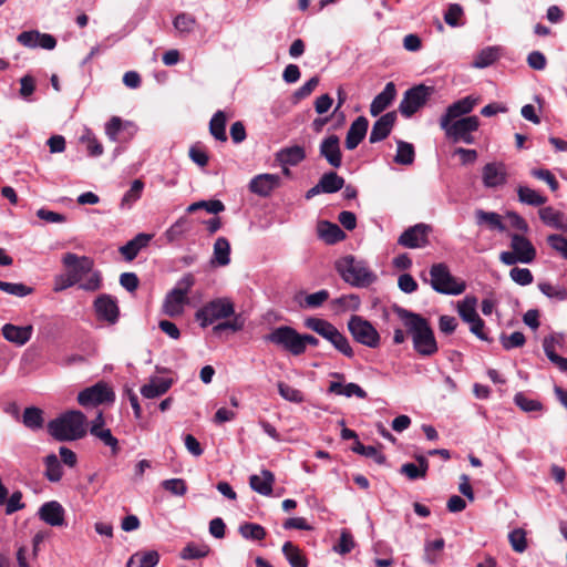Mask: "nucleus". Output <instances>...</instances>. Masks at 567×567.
Here are the masks:
<instances>
[{"label":"nucleus","mask_w":567,"mask_h":567,"mask_svg":"<svg viewBox=\"0 0 567 567\" xmlns=\"http://www.w3.org/2000/svg\"><path fill=\"white\" fill-rule=\"evenodd\" d=\"M440 127L453 143L463 142L465 144H473L475 138L472 134L478 130L480 118L476 115H470L447 122L446 126Z\"/></svg>","instance_id":"6e6552de"},{"label":"nucleus","mask_w":567,"mask_h":567,"mask_svg":"<svg viewBox=\"0 0 567 567\" xmlns=\"http://www.w3.org/2000/svg\"><path fill=\"white\" fill-rule=\"evenodd\" d=\"M320 155L334 168H339L342 164V153L340 150V140L332 134L322 140L319 147Z\"/></svg>","instance_id":"6ab92c4d"},{"label":"nucleus","mask_w":567,"mask_h":567,"mask_svg":"<svg viewBox=\"0 0 567 567\" xmlns=\"http://www.w3.org/2000/svg\"><path fill=\"white\" fill-rule=\"evenodd\" d=\"M444 545L445 542L443 538L427 542L424 547L425 559L431 564L436 563L439 559V554L443 550Z\"/></svg>","instance_id":"680f3d73"},{"label":"nucleus","mask_w":567,"mask_h":567,"mask_svg":"<svg viewBox=\"0 0 567 567\" xmlns=\"http://www.w3.org/2000/svg\"><path fill=\"white\" fill-rule=\"evenodd\" d=\"M0 290L17 297H25L33 292V288L21 282H7L0 280Z\"/></svg>","instance_id":"864d4df0"},{"label":"nucleus","mask_w":567,"mask_h":567,"mask_svg":"<svg viewBox=\"0 0 567 567\" xmlns=\"http://www.w3.org/2000/svg\"><path fill=\"white\" fill-rule=\"evenodd\" d=\"M430 276L431 287L436 292L444 295H461L466 288L465 282H458L450 272L449 267L443 262L432 265Z\"/></svg>","instance_id":"0eeeda50"},{"label":"nucleus","mask_w":567,"mask_h":567,"mask_svg":"<svg viewBox=\"0 0 567 567\" xmlns=\"http://www.w3.org/2000/svg\"><path fill=\"white\" fill-rule=\"evenodd\" d=\"M172 384V379L155 377L141 388V394L146 399H155L165 394Z\"/></svg>","instance_id":"cd10ccee"},{"label":"nucleus","mask_w":567,"mask_h":567,"mask_svg":"<svg viewBox=\"0 0 567 567\" xmlns=\"http://www.w3.org/2000/svg\"><path fill=\"white\" fill-rule=\"evenodd\" d=\"M509 277L513 281L520 286L530 285L534 280L533 274L528 268L514 267L509 271Z\"/></svg>","instance_id":"69168bd1"},{"label":"nucleus","mask_w":567,"mask_h":567,"mask_svg":"<svg viewBox=\"0 0 567 567\" xmlns=\"http://www.w3.org/2000/svg\"><path fill=\"white\" fill-rule=\"evenodd\" d=\"M396 154L394 162L400 165H411L415 159L414 146L404 141H398Z\"/></svg>","instance_id":"c03bdc74"},{"label":"nucleus","mask_w":567,"mask_h":567,"mask_svg":"<svg viewBox=\"0 0 567 567\" xmlns=\"http://www.w3.org/2000/svg\"><path fill=\"white\" fill-rule=\"evenodd\" d=\"M478 99L471 95L465 96L447 106L445 113L440 118V126H446L447 122L456 121L470 114L477 105Z\"/></svg>","instance_id":"2eb2a0df"},{"label":"nucleus","mask_w":567,"mask_h":567,"mask_svg":"<svg viewBox=\"0 0 567 567\" xmlns=\"http://www.w3.org/2000/svg\"><path fill=\"white\" fill-rule=\"evenodd\" d=\"M280 186V177L276 174H259L249 183V190L261 197L269 196L272 190Z\"/></svg>","instance_id":"f3484780"},{"label":"nucleus","mask_w":567,"mask_h":567,"mask_svg":"<svg viewBox=\"0 0 567 567\" xmlns=\"http://www.w3.org/2000/svg\"><path fill=\"white\" fill-rule=\"evenodd\" d=\"M499 59V49L497 47H487L478 52L472 65L477 69H484Z\"/></svg>","instance_id":"37998d69"},{"label":"nucleus","mask_w":567,"mask_h":567,"mask_svg":"<svg viewBox=\"0 0 567 567\" xmlns=\"http://www.w3.org/2000/svg\"><path fill=\"white\" fill-rule=\"evenodd\" d=\"M1 330L2 336L7 341L17 346H24L31 339L33 327L31 324L20 327L12 323H6Z\"/></svg>","instance_id":"b1692460"},{"label":"nucleus","mask_w":567,"mask_h":567,"mask_svg":"<svg viewBox=\"0 0 567 567\" xmlns=\"http://www.w3.org/2000/svg\"><path fill=\"white\" fill-rule=\"evenodd\" d=\"M196 19L188 13H179L174 19V28L182 34L190 33L196 25Z\"/></svg>","instance_id":"5fc2aeb1"},{"label":"nucleus","mask_w":567,"mask_h":567,"mask_svg":"<svg viewBox=\"0 0 567 567\" xmlns=\"http://www.w3.org/2000/svg\"><path fill=\"white\" fill-rule=\"evenodd\" d=\"M548 245L558 251L565 259H567V237L558 234H553L547 237Z\"/></svg>","instance_id":"774afa93"},{"label":"nucleus","mask_w":567,"mask_h":567,"mask_svg":"<svg viewBox=\"0 0 567 567\" xmlns=\"http://www.w3.org/2000/svg\"><path fill=\"white\" fill-rule=\"evenodd\" d=\"M305 327L315 331L328 340L339 352L347 358L354 355L347 337L342 334L331 322L316 317H309L305 320Z\"/></svg>","instance_id":"20e7f679"},{"label":"nucleus","mask_w":567,"mask_h":567,"mask_svg":"<svg viewBox=\"0 0 567 567\" xmlns=\"http://www.w3.org/2000/svg\"><path fill=\"white\" fill-rule=\"evenodd\" d=\"M434 91L433 86L425 84L414 85L406 90L399 105L400 113L406 118L411 117L426 104Z\"/></svg>","instance_id":"9d476101"},{"label":"nucleus","mask_w":567,"mask_h":567,"mask_svg":"<svg viewBox=\"0 0 567 567\" xmlns=\"http://www.w3.org/2000/svg\"><path fill=\"white\" fill-rule=\"evenodd\" d=\"M189 303L187 296L179 290L172 289L165 297L163 311L169 317H178L184 312V306Z\"/></svg>","instance_id":"a878e982"},{"label":"nucleus","mask_w":567,"mask_h":567,"mask_svg":"<svg viewBox=\"0 0 567 567\" xmlns=\"http://www.w3.org/2000/svg\"><path fill=\"white\" fill-rule=\"evenodd\" d=\"M266 340L281 347L292 355H301L305 353V346L301 341V334L289 326L275 328L269 334L266 336Z\"/></svg>","instance_id":"1a4fd4ad"},{"label":"nucleus","mask_w":567,"mask_h":567,"mask_svg":"<svg viewBox=\"0 0 567 567\" xmlns=\"http://www.w3.org/2000/svg\"><path fill=\"white\" fill-rule=\"evenodd\" d=\"M554 342H557L559 347H563L565 337L563 333L554 332L543 340V348L548 360L554 363L560 371L567 372V358H563L554 351Z\"/></svg>","instance_id":"aec40b11"},{"label":"nucleus","mask_w":567,"mask_h":567,"mask_svg":"<svg viewBox=\"0 0 567 567\" xmlns=\"http://www.w3.org/2000/svg\"><path fill=\"white\" fill-rule=\"evenodd\" d=\"M334 268L340 277L349 285L365 288L377 280V275L370 270L365 260L347 255L334 262Z\"/></svg>","instance_id":"7ed1b4c3"},{"label":"nucleus","mask_w":567,"mask_h":567,"mask_svg":"<svg viewBox=\"0 0 567 567\" xmlns=\"http://www.w3.org/2000/svg\"><path fill=\"white\" fill-rule=\"evenodd\" d=\"M540 220L556 229L567 230V225L564 224L565 215L553 208L551 206L543 207L538 210Z\"/></svg>","instance_id":"72a5a7b5"},{"label":"nucleus","mask_w":567,"mask_h":567,"mask_svg":"<svg viewBox=\"0 0 567 567\" xmlns=\"http://www.w3.org/2000/svg\"><path fill=\"white\" fill-rule=\"evenodd\" d=\"M238 532L244 538L251 540H264L267 536L266 529L256 523H243Z\"/></svg>","instance_id":"49530a36"},{"label":"nucleus","mask_w":567,"mask_h":567,"mask_svg":"<svg viewBox=\"0 0 567 567\" xmlns=\"http://www.w3.org/2000/svg\"><path fill=\"white\" fill-rule=\"evenodd\" d=\"M38 514L40 519L50 526H62L64 524V508L56 501L44 503Z\"/></svg>","instance_id":"4be33fe9"},{"label":"nucleus","mask_w":567,"mask_h":567,"mask_svg":"<svg viewBox=\"0 0 567 567\" xmlns=\"http://www.w3.org/2000/svg\"><path fill=\"white\" fill-rule=\"evenodd\" d=\"M209 548L206 545H195L194 543L187 544L181 551V558L183 559H196L207 556Z\"/></svg>","instance_id":"bf43d9fd"},{"label":"nucleus","mask_w":567,"mask_h":567,"mask_svg":"<svg viewBox=\"0 0 567 567\" xmlns=\"http://www.w3.org/2000/svg\"><path fill=\"white\" fill-rule=\"evenodd\" d=\"M344 178L339 176L336 172L330 171L324 173L319 179V187L323 193L333 194L339 192L344 186Z\"/></svg>","instance_id":"e433bc0d"},{"label":"nucleus","mask_w":567,"mask_h":567,"mask_svg":"<svg viewBox=\"0 0 567 567\" xmlns=\"http://www.w3.org/2000/svg\"><path fill=\"white\" fill-rule=\"evenodd\" d=\"M396 96V89L393 82H389L385 84L382 92H380L370 104V114L372 116H378L385 109L390 106V104L394 101Z\"/></svg>","instance_id":"393cba45"},{"label":"nucleus","mask_w":567,"mask_h":567,"mask_svg":"<svg viewBox=\"0 0 567 567\" xmlns=\"http://www.w3.org/2000/svg\"><path fill=\"white\" fill-rule=\"evenodd\" d=\"M282 554L291 567H308V559L293 543L286 542L282 546Z\"/></svg>","instance_id":"4c0bfd02"},{"label":"nucleus","mask_w":567,"mask_h":567,"mask_svg":"<svg viewBox=\"0 0 567 567\" xmlns=\"http://www.w3.org/2000/svg\"><path fill=\"white\" fill-rule=\"evenodd\" d=\"M514 402L524 412H534L543 410V404L539 401L528 399L522 392L515 394Z\"/></svg>","instance_id":"052dcab7"},{"label":"nucleus","mask_w":567,"mask_h":567,"mask_svg":"<svg viewBox=\"0 0 567 567\" xmlns=\"http://www.w3.org/2000/svg\"><path fill=\"white\" fill-rule=\"evenodd\" d=\"M319 237L328 245L337 244L346 238V233L339 225L323 220L318 224Z\"/></svg>","instance_id":"7c9ffc66"},{"label":"nucleus","mask_w":567,"mask_h":567,"mask_svg":"<svg viewBox=\"0 0 567 567\" xmlns=\"http://www.w3.org/2000/svg\"><path fill=\"white\" fill-rule=\"evenodd\" d=\"M159 561V555L156 550L137 551L132 555L126 567H155Z\"/></svg>","instance_id":"c9c22d12"},{"label":"nucleus","mask_w":567,"mask_h":567,"mask_svg":"<svg viewBox=\"0 0 567 567\" xmlns=\"http://www.w3.org/2000/svg\"><path fill=\"white\" fill-rule=\"evenodd\" d=\"M511 251H502L499 260L507 266L517 262L530 264L536 258V249L532 241L523 235L511 234Z\"/></svg>","instance_id":"423d86ee"},{"label":"nucleus","mask_w":567,"mask_h":567,"mask_svg":"<svg viewBox=\"0 0 567 567\" xmlns=\"http://www.w3.org/2000/svg\"><path fill=\"white\" fill-rule=\"evenodd\" d=\"M188 155L189 158L200 167H205L209 162L206 147L199 142L189 147Z\"/></svg>","instance_id":"4d7b16f0"},{"label":"nucleus","mask_w":567,"mask_h":567,"mask_svg":"<svg viewBox=\"0 0 567 567\" xmlns=\"http://www.w3.org/2000/svg\"><path fill=\"white\" fill-rule=\"evenodd\" d=\"M395 122L396 113L394 111L388 112L384 115H382L379 120L374 122L370 133L369 142L371 144H374L385 140L390 135Z\"/></svg>","instance_id":"412c9836"},{"label":"nucleus","mask_w":567,"mask_h":567,"mask_svg":"<svg viewBox=\"0 0 567 567\" xmlns=\"http://www.w3.org/2000/svg\"><path fill=\"white\" fill-rule=\"evenodd\" d=\"M475 219L478 226L486 225L492 230L504 231L506 229L502 216L495 212L476 209Z\"/></svg>","instance_id":"473e14b6"},{"label":"nucleus","mask_w":567,"mask_h":567,"mask_svg":"<svg viewBox=\"0 0 567 567\" xmlns=\"http://www.w3.org/2000/svg\"><path fill=\"white\" fill-rule=\"evenodd\" d=\"M369 127V121L365 116L357 117L350 125L346 136V147L354 150L363 141Z\"/></svg>","instance_id":"5701e85b"},{"label":"nucleus","mask_w":567,"mask_h":567,"mask_svg":"<svg viewBox=\"0 0 567 567\" xmlns=\"http://www.w3.org/2000/svg\"><path fill=\"white\" fill-rule=\"evenodd\" d=\"M47 430L58 442L81 440L87 433V419L83 412L70 410L51 420Z\"/></svg>","instance_id":"f03ea898"},{"label":"nucleus","mask_w":567,"mask_h":567,"mask_svg":"<svg viewBox=\"0 0 567 567\" xmlns=\"http://www.w3.org/2000/svg\"><path fill=\"white\" fill-rule=\"evenodd\" d=\"M395 313L412 338L413 349L422 357H432L439 350L434 331L429 320L411 310L396 307Z\"/></svg>","instance_id":"f257e3e1"},{"label":"nucleus","mask_w":567,"mask_h":567,"mask_svg":"<svg viewBox=\"0 0 567 567\" xmlns=\"http://www.w3.org/2000/svg\"><path fill=\"white\" fill-rule=\"evenodd\" d=\"M235 315V305L230 298H216L206 302L195 313V319L202 328H206L217 320L228 319Z\"/></svg>","instance_id":"39448f33"},{"label":"nucleus","mask_w":567,"mask_h":567,"mask_svg":"<svg viewBox=\"0 0 567 567\" xmlns=\"http://www.w3.org/2000/svg\"><path fill=\"white\" fill-rule=\"evenodd\" d=\"M483 184L488 188L504 185L507 181V172L504 163H487L482 172Z\"/></svg>","instance_id":"a211bd4d"},{"label":"nucleus","mask_w":567,"mask_h":567,"mask_svg":"<svg viewBox=\"0 0 567 567\" xmlns=\"http://www.w3.org/2000/svg\"><path fill=\"white\" fill-rule=\"evenodd\" d=\"M114 400V391L106 382L103 381H100L92 386L85 388L78 394V402L83 408L112 403Z\"/></svg>","instance_id":"f8f14e48"},{"label":"nucleus","mask_w":567,"mask_h":567,"mask_svg":"<svg viewBox=\"0 0 567 567\" xmlns=\"http://www.w3.org/2000/svg\"><path fill=\"white\" fill-rule=\"evenodd\" d=\"M162 486L165 491L177 496H183L187 492L186 482L182 478L165 480L162 482Z\"/></svg>","instance_id":"0e129e2a"},{"label":"nucleus","mask_w":567,"mask_h":567,"mask_svg":"<svg viewBox=\"0 0 567 567\" xmlns=\"http://www.w3.org/2000/svg\"><path fill=\"white\" fill-rule=\"evenodd\" d=\"M431 226L420 223L405 229L399 237L398 244L405 248H423L430 244Z\"/></svg>","instance_id":"ddd939ff"},{"label":"nucleus","mask_w":567,"mask_h":567,"mask_svg":"<svg viewBox=\"0 0 567 567\" xmlns=\"http://www.w3.org/2000/svg\"><path fill=\"white\" fill-rule=\"evenodd\" d=\"M62 264L66 268V272L75 280L81 282L84 276L92 271L94 262L90 257L78 256L74 252H66L62 257Z\"/></svg>","instance_id":"4468645a"},{"label":"nucleus","mask_w":567,"mask_h":567,"mask_svg":"<svg viewBox=\"0 0 567 567\" xmlns=\"http://www.w3.org/2000/svg\"><path fill=\"white\" fill-rule=\"evenodd\" d=\"M278 391H279V394L287 401L289 402H293V403H302L305 401V396H303V393L285 383V382H278Z\"/></svg>","instance_id":"6e6d98bb"},{"label":"nucleus","mask_w":567,"mask_h":567,"mask_svg":"<svg viewBox=\"0 0 567 567\" xmlns=\"http://www.w3.org/2000/svg\"><path fill=\"white\" fill-rule=\"evenodd\" d=\"M329 299V292L328 290H319L317 292L307 295L305 298V301L300 305L306 308H319L321 307L327 300Z\"/></svg>","instance_id":"e2e57ef3"},{"label":"nucleus","mask_w":567,"mask_h":567,"mask_svg":"<svg viewBox=\"0 0 567 567\" xmlns=\"http://www.w3.org/2000/svg\"><path fill=\"white\" fill-rule=\"evenodd\" d=\"M22 423L25 427L37 431L43 427V411L35 406L25 408L22 414Z\"/></svg>","instance_id":"58836bf2"},{"label":"nucleus","mask_w":567,"mask_h":567,"mask_svg":"<svg viewBox=\"0 0 567 567\" xmlns=\"http://www.w3.org/2000/svg\"><path fill=\"white\" fill-rule=\"evenodd\" d=\"M355 546V542L351 532L343 528L337 544L333 545V550L340 555L349 554Z\"/></svg>","instance_id":"603ef678"},{"label":"nucleus","mask_w":567,"mask_h":567,"mask_svg":"<svg viewBox=\"0 0 567 567\" xmlns=\"http://www.w3.org/2000/svg\"><path fill=\"white\" fill-rule=\"evenodd\" d=\"M144 189V183L141 179H135L131 188L124 194L121 200V208H130L133 203L141 198Z\"/></svg>","instance_id":"3c124183"},{"label":"nucleus","mask_w":567,"mask_h":567,"mask_svg":"<svg viewBox=\"0 0 567 567\" xmlns=\"http://www.w3.org/2000/svg\"><path fill=\"white\" fill-rule=\"evenodd\" d=\"M226 122L227 117L223 111H217L209 122V132L217 141H227Z\"/></svg>","instance_id":"79ce46f5"},{"label":"nucleus","mask_w":567,"mask_h":567,"mask_svg":"<svg viewBox=\"0 0 567 567\" xmlns=\"http://www.w3.org/2000/svg\"><path fill=\"white\" fill-rule=\"evenodd\" d=\"M348 329L353 339L369 348H377L380 344V334L377 329L360 316H352L348 321Z\"/></svg>","instance_id":"9b49d317"},{"label":"nucleus","mask_w":567,"mask_h":567,"mask_svg":"<svg viewBox=\"0 0 567 567\" xmlns=\"http://www.w3.org/2000/svg\"><path fill=\"white\" fill-rule=\"evenodd\" d=\"M517 196L520 203L533 207H539L547 203L548 198L535 189L519 185L517 187Z\"/></svg>","instance_id":"f704fd0d"},{"label":"nucleus","mask_w":567,"mask_h":567,"mask_svg":"<svg viewBox=\"0 0 567 567\" xmlns=\"http://www.w3.org/2000/svg\"><path fill=\"white\" fill-rule=\"evenodd\" d=\"M214 261L218 266H227L230 262V244L227 238L218 237L214 244Z\"/></svg>","instance_id":"a19ab883"},{"label":"nucleus","mask_w":567,"mask_h":567,"mask_svg":"<svg viewBox=\"0 0 567 567\" xmlns=\"http://www.w3.org/2000/svg\"><path fill=\"white\" fill-rule=\"evenodd\" d=\"M199 209H205L210 214H219L225 210V205L219 199L199 200L190 204L187 207V213L193 214Z\"/></svg>","instance_id":"de8ad7c7"},{"label":"nucleus","mask_w":567,"mask_h":567,"mask_svg":"<svg viewBox=\"0 0 567 567\" xmlns=\"http://www.w3.org/2000/svg\"><path fill=\"white\" fill-rule=\"evenodd\" d=\"M354 453L372 458L375 463L382 465L385 463V455L374 446H365L357 440L351 449Z\"/></svg>","instance_id":"09e8293b"},{"label":"nucleus","mask_w":567,"mask_h":567,"mask_svg":"<svg viewBox=\"0 0 567 567\" xmlns=\"http://www.w3.org/2000/svg\"><path fill=\"white\" fill-rule=\"evenodd\" d=\"M99 320L114 324L118 320L120 309L116 299L111 295H100L93 303Z\"/></svg>","instance_id":"dca6fc26"},{"label":"nucleus","mask_w":567,"mask_h":567,"mask_svg":"<svg viewBox=\"0 0 567 567\" xmlns=\"http://www.w3.org/2000/svg\"><path fill=\"white\" fill-rule=\"evenodd\" d=\"M306 158V151L302 146L293 145L289 147L281 148L276 154V161L281 166H296L301 163Z\"/></svg>","instance_id":"c85d7f7f"},{"label":"nucleus","mask_w":567,"mask_h":567,"mask_svg":"<svg viewBox=\"0 0 567 567\" xmlns=\"http://www.w3.org/2000/svg\"><path fill=\"white\" fill-rule=\"evenodd\" d=\"M539 290L548 298H555L558 300L567 299V289L563 287H555L549 282H540L538 285Z\"/></svg>","instance_id":"338daca9"},{"label":"nucleus","mask_w":567,"mask_h":567,"mask_svg":"<svg viewBox=\"0 0 567 567\" xmlns=\"http://www.w3.org/2000/svg\"><path fill=\"white\" fill-rule=\"evenodd\" d=\"M43 461L45 465L44 476L47 480L53 483L61 481L63 476V467L59 462L58 456L51 453L47 455Z\"/></svg>","instance_id":"ea45409f"},{"label":"nucleus","mask_w":567,"mask_h":567,"mask_svg":"<svg viewBox=\"0 0 567 567\" xmlns=\"http://www.w3.org/2000/svg\"><path fill=\"white\" fill-rule=\"evenodd\" d=\"M499 341L505 350H512L523 347L526 342V338L520 331H515L511 336L502 333Z\"/></svg>","instance_id":"13d9d810"},{"label":"nucleus","mask_w":567,"mask_h":567,"mask_svg":"<svg viewBox=\"0 0 567 567\" xmlns=\"http://www.w3.org/2000/svg\"><path fill=\"white\" fill-rule=\"evenodd\" d=\"M90 433L103 442L104 445L111 449L112 456H116L120 453V444L118 440L112 434L110 429H103L97 431L96 426L94 429H90Z\"/></svg>","instance_id":"a18cd8bd"},{"label":"nucleus","mask_w":567,"mask_h":567,"mask_svg":"<svg viewBox=\"0 0 567 567\" xmlns=\"http://www.w3.org/2000/svg\"><path fill=\"white\" fill-rule=\"evenodd\" d=\"M275 483V475L269 470H262L260 475H251L249 477V486L256 493L270 496L272 494V486Z\"/></svg>","instance_id":"bb28decb"},{"label":"nucleus","mask_w":567,"mask_h":567,"mask_svg":"<svg viewBox=\"0 0 567 567\" xmlns=\"http://www.w3.org/2000/svg\"><path fill=\"white\" fill-rule=\"evenodd\" d=\"M152 239V235L141 233L135 236L132 240L127 241L120 248V252L127 261H132L140 250L148 245Z\"/></svg>","instance_id":"c756f323"},{"label":"nucleus","mask_w":567,"mask_h":567,"mask_svg":"<svg viewBox=\"0 0 567 567\" xmlns=\"http://www.w3.org/2000/svg\"><path fill=\"white\" fill-rule=\"evenodd\" d=\"M415 460L419 465H415L414 463H405L400 468V473L412 481L424 478L429 470V461L425 456L417 455Z\"/></svg>","instance_id":"2f4dec72"},{"label":"nucleus","mask_w":567,"mask_h":567,"mask_svg":"<svg viewBox=\"0 0 567 567\" xmlns=\"http://www.w3.org/2000/svg\"><path fill=\"white\" fill-rule=\"evenodd\" d=\"M476 299L466 297L464 301L458 303V315L467 323L475 321L480 316L475 309Z\"/></svg>","instance_id":"8fccbe9b"}]
</instances>
